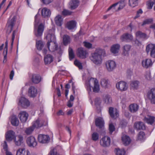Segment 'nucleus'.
Returning a JSON list of instances; mask_svg holds the SVG:
<instances>
[{"mask_svg":"<svg viewBox=\"0 0 155 155\" xmlns=\"http://www.w3.org/2000/svg\"><path fill=\"white\" fill-rule=\"evenodd\" d=\"M54 31L55 30L54 28L50 29L45 37V38L48 40L47 47L49 51L51 52L57 50L58 48V45L56 42Z\"/></svg>","mask_w":155,"mask_h":155,"instance_id":"obj_1","label":"nucleus"},{"mask_svg":"<svg viewBox=\"0 0 155 155\" xmlns=\"http://www.w3.org/2000/svg\"><path fill=\"white\" fill-rule=\"evenodd\" d=\"M106 52L105 50L98 49L95 52L91 54L90 57L91 60L96 65H100L102 63V56H105Z\"/></svg>","mask_w":155,"mask_h":155,"instance_id":"obj_2","label":"nucleus"},{"mask_svg":"<svg viewBox=\"0 0 155 155\" xmlns=\"http://www.w3.org/2000/svg\"><path fill=\"white\" fill-rule=\"evenodd\" d=\"M116 87L118 91L121 92L126 91L128 89V85L125 81H120L116 84Z\"/></svg>","mask_w":155,"mask_h":155,"instance_id":"obj_3","label":"nucleus"},{"mask_svg":"<svg viewBox=\"0 0 155 155\" xmlns=\"http://www.w3.org/2000/svg\"><path fill=\"white\" fill-rule=\"evenodd\" d=\"M44 29V26L42 23H41L37 27L35 25L34 26V32L37 37H40L42 35Z\"/></svg>","mask_w":155,"mask_h":155,"instance_id":"obj_4","label":"nucleus"},{"mask_svg":"<svg viewBox=\"0 0 155 155\" xmlns=\"http://www.w3.org/2000/svg\"><path fill=\"white\" fill-rule=\"evenodd\" d=\"M109 113L111 117L114 119H116L119 117V111L116 108L110 107L109 109Z\"/></svg>","mask_w":155,"mask_h":155,"instance_id":"obj_5","label":"nucleus"},{"mask_svg":"<svg viewBox=\"0 0 155 155\" xmlns=\"http://www.w3.org/2000/svg\"><path fill=\"white\" fill-rule=\"evenodd\" d=\"M29 101L24 97H21L19 100L18 105L24 108H26L30 105Z\"/></svg>","mask_w":155,"mask_h":155,"instance_id":"obj_6","label":"nucleus"},{"mask_svg":"<svg viewBox=\"0 0 155 155\" xmlns=\"http://www.w3.org/2000/svg\"><path fill=\"white\" fill-rule=\"evenodd\" d=\"M98 82L97 80L93 78H91L86 83L87 84V90L89 91H91V87H92L93 86H94L96 83Z\"/></svg>","mask_w":155,"mask_h":155,"instance_id":"obj_7","label":"nucleus"},{"mask_svg":"<svg viewBox=\"0 0 155 155\" xmlns=\"http://www.w3.org/2000/svg\"><path fill=\"white\" fill-rule=\"evenodd\" d=\"M29 77L32 82L34 84L39 83L41 80V77L38 74H30Z\"/></svg>","mask_w":155,"mask_h":155,"instance_id":"obj_8","label":"nucleus"},{"mask_svg":"<svg viewBox=\"0 0 155 155\" xmlns=\"http://www.w3.org/2000/svg\"><path fill=\"white\" fill-rule=\"evenodd\" d=\"M147 96L151 103L155 104V88L151 89L148 91Z\"/></svg>","mask_w":155,"mask_h":155,"instance_id":"obj_9","label":"nucleus"},{"mask_svg":"<svg viewBox=\"0 0 155 155\" xmlns=\"http://www.w3.org/2000/svg\"><path fill=\"white\" fill-rule=\"evenodd\" d=\"M26 142L29 146L34 147L37 145V142L34 137L31 136L28 137L26 140Z\"/></svg>","mask_w":155,"mask_h":155,"instance_id":"obj_10","label":"nucleus"},{"mask_svg":"<svg viewBox=\"0 0 155 155\" xmlns=\"http://www.w3.org/2000/svg\"><path fill=\"white\" fill-rule=\"evenodd\" d=\"M14 141L15 144L17 146L23 145L24 144V138L21 135H19L16 138L15 137Z\"/></svg>","mask_w":155,"mask_h":155,"instance_id":"obj_11","label":"nucleus"},{"mask_svg":"<svg viewBox=\"0 0 155 155\" xmlns=\"http://www.w3.org/2000/svg\"><path fill=\"white\" fill-rule=\"evenodd\" d=\"M87 54L86 51L82 48H79L77 50L78 56L82 59L85 58Z\"/></svg>","mask_w":155,"mask_h":155,"instance_id":"obj_12","label":"nucleus"},{"mask_svg":"<svg viewBox=\"0 0 155 155\" xmlns=\"http://www.w3.org/2000/svg\"><path fill=\"white\" fill-rule=\"evenodd\" d=\"M49 137L48 135L43 134H40L38 135V140L41 143H47L49 142Z\"/></svg>","mask_w":155,"mask_h":155,"instance_id":"obj_13","label":"nucleus"},{"mask_svg":"<svg viewBox=\"0 0 155 155\" xmlns=\"http://www.w3.org/2000/svg\"><path fill=\"white\" fill-rule=\"evenodd\" d=\"M28 114L25 111H21L18 114V117L22 123L26 122L28 119Z\"/></svg>","mask_w":155,"mask_h":155,"instance_id":"obj_14","label":"nucleus"},{"mask_svg":"<svg viewBox=\"0 0 155 155\" xmlns=\"http://www.w3.org/2000/svg\"><path fill=\"white\" fill-rule=\"evenodd\" d=\"M15 137V133L12 130H9L6 134L5 138L8 141H12Z\"/></svg>","mask_w":155,"mask_h":155,"instance_id":"obj_15","label":"nucleus"},{"mask_svg":"<svg viewBox=\"0 0 155 155\" xmlns=\"http://www.w3.org/2000/svg\"><path fill=\"white\" fill-rule=\"evenodd\" d=\"M121 140L123 144L125 146L128 145L131 142V140L128 135L123 134L121 137Z\"/></svg>","mask_w":155,"mask_h":155,"instance_id":"obj_16","label":"nucleus"},{"mask_svg":"<svg viewBox=\"0 0 155 155\" xmlns=\"http://www.w3.org/2000/svg\"><path fill=\"white\" fill-rule=\"evenodd\" d=\"M29 96L31 97H35L37 94V90L34 87L31 86L28 89Z\"/></svg>","mask_w":155,"mask_h":155,"instance_id":"obj_17","label":"nucleus"},{"mask_svg":"<svg viewBox=\"0 0 155 155\" xmlns=\"http://www.w3.org/2000/svg\"><path fill=\"white\" fill-rule=\"evenodd\" d=\"M133 38V36L127 33L123 34L120 37L121 40L123 41H132Z\"/></svg>","mask_w":155,"mask_h":155,"instance_id":"obj_18","label":"nucleus"},{"mask_svg":"<svg viewBox=\"0 0 155 155\" xmlns=\"http://www.w3.org/2000/svg\"><path fill=\"white\" fill-rule=\"evenodd\" d=\"M120 48V45L119 44L113 45L111 47L110 51L113 54L117 55L118 53Z\"/></svg>","mask_w":155,"mask_h":155,"instance_id":"obj_19","label":"nucleus"},{"mask_svg":"<svg viewBox=\"0 0 155 155\" xmlns=\"http://www.w3.org/2000/svg\"><path fill=\"white\" fill-rule=\"evenodd\" d=\"M131 46L129 45H125L123 47L122 54L124 56H128Z\"/></svg>","mask_w":155,"mask_h":155,"instance_id":"obj_20","label":"nucleus"},{"mask_svg":"<svg viewBox=\"0 0 155 155\" xmlns=\"http://www.w3.org/2000/svg\"><path fill=\"white\" fill-rule=\"evenodd\" d=\"M153 64V62L150 59H146L143 60L142 62L143 66L146 68H147L151 66Z\"/></svg>","mask_w":155,"mask_h":155,"instance_id":"obj_21","label":"nucleus"},{"mask_svg":"<svg viewBox=\"0 0 155 155\" xmlns=\"http://www.w3.org/2000/svg\"><path fill=\"white\" fill-rule=\"evenodd\" d=\"M53 56L50 54L45 56L44 57V61L45 64H50L53 61Z\"/></svg>","mask_w":155,"mask_h":155,"instance_id":"obj_22","label":"nucleus"},{"mask_svg":"<svg viewBox=\"0 0 155 155\" xmlns=\"http://www.w3.org/2000/svg\"><path fill=\"white\" fill-rule=\"evenodd\" d=\"M79 1L78 0H71L69 3L70 8L74 10L79 5Z\"/></svg>","mask_w":155,"mask_h":155,"instance_id":"obj_23","label":"nucleus"},{"mask_svg":"<svg viewBox=\"0 0 155 155\" xmlns=\"http://www.w3.org/2000/svg\"><path fill=\"white\" fill-rule=\"evenodd\" d=\"M135 35L136 38H138L147 39L149 37V36L147 35L146 34L140 31H137L136 32Z\"/></svg>","mask_w":155,"mask_h":155,"instance_id":"obj_24","label":"nucleus"},{"mask_svg":"<svg viewBox=\"0 0 155 155\" xmlns=\"http://www.w3.org/2000/svg\"><path fill=\"white\" fill-rule=\"evenodd\" d=\"M16 20V18L15 16H14L11 19L9 18L7 23L8 28H13L15 24Z\"/></svg>","mask_w":155,"mask_h":155,"instance_id":"obj_25","label":"nucleus"},{"mask_svg":"<svg viewBox=\"0 0 155 155\" xmlns=\"http://www.w3.org/2000/svg\"><path fill=\"white\" fill-rule=\"evenodd\" d=\"M139 108V106L136 104H132L129 106L130 111L132 113L136 112Z\"/></svg>","mask_w":155,"mask_h":155,"instance_id":"obj_26","label":"nucleus"},{"mask_svg":"<svg viewBox=\"0 0 155 155\" xmlns=\"http://www.w3.org/2000/svg\"><path fill=\"white\" fill-rule=\"evenodd\" d=\"M44 123L42 121L37 119L36 121L33 122L32 127L35 129V128H38L43 126Z\"/></svg>","mask_w":155,"mask_h":155,"instance_id":"obj_27","label":"nucleus"},{"mask_svg":"<svg viewBox=\"0 0 155 155\" xmlns=\"http://www.w3.org/2000/svg\"><path fill=\"white\" fill-rule=\"evenodd\" d=\"M134 127L137 130H144L145 129V127L143 122H137L134 124Z\"/></svg>","mask_w":155,"mask_h":155,"instance_id":"obj_28","label":"nucleus"},{"mask_svg":"<svg viewBox=\"0 0 155 155\" xmlns=\"http://www.w3.org/2000/svg\"><path fill=\"white\" fill-rule=\"evenodd\" d=\"M96 126L99 128H102L104 126V120L101 118H97L95 120Z\"/></svg>","mask_w":155,"mask_h":155,"instance_id":"obj_29","label":"nucleus"},{"mask_svg":"<svg viewBox=\"0 0 155 155\" xmlns=\"http://www.w3.org/2000/svg\"><path fill=\"white\" fill-rule=\"evenodd\" d=\"M16 155H30V153L25 148H19L17 151Z\"/></svg>","mask_w":155,"mask_h":155,"instance_id":"obj_30","label":"nucleus"},{"mask_svg":"<svg viewBox=\"0 0 155 155\" xmlns=\"http://www.w3.org/2000/svg\"><path fill=\"white\" fill-rule=\"evenodd\" d=\"M119 10L118 7H117V3H116L111 5L107 9V12L110 11L112 12H114Z\"/></svg>","mask_w":155,"mask_h":155,"instance_id":"obj_31","label":"nucleus"},{"mask_svg":"<svg viewBox=\"0 0 155 155\" xmlns=\"http://www.w3.org/2000/svg\"><path fill=\"white\" fill-rule=\"evenodd\" d=\"M63 19L61 15H58L57 16L54 18V21L56 24L59 26L62 25Z\"/></svg>","mask_w":155,"mask_h":155,"instance_id":"obj_32","label":"nucleus"},{"mask_svg":"<svg viewBox=\"0 0 155 155\" xmlns=\"http://www.w3.org/2000/svg\"><path fill=\"white\" fill-rule=\"evenodd\" d=\"M76 22L73 20L68 22L67 24V27L69 30L74 29L76 26Z\"/></svg>","mask_w":155,"mask_h":155,"instance_id":"obj_33","label":"nucleus"},{"mask_svg":"<svg viewBox=\"0 0 155 155\" xmlns=\"http://www.w3.org/2000/svg\"><path fill=\"white\" fill-rule=\"evenodd\" d=\"M155 118L154 117L150 116H147L143 119L144 121L148 124H152L154 121Z\"/></svg>","mask_w":155,"mask_h":155,"instance_id":"obj_34","label":"nucleus"},{"mask_svg":"<svg viewBox=\"0 0 155 155\" xmlns=\"http://www.w3.org/2000/svg\"><path fill=\"white\" fill-rule=\"evenodd\" d=\"M108 69L109 71H111L114 69L116 67V64L115 62L113 60H109L108 61Z\"/></svg>","mask_w":155,"mask_h":155,"instance_id":"obj_35","label":"nucleus"},{"mask_svg":"<svg viewBox=\"0 0 155 155\" xmlns=\"http://www.w3.org/2000/svg\"><path fill=\"white\" fill-rule=\"evenodd\" d=\"M50 14L51 12L49 9L45 8L42 10L41 15L44 17H48Z\"/></svg>","mask_w":155,"mask_h":155,"instance_id":"obj_36","label":"nucleus"},{"mask_svg":"<svg viewBox=\"0 0 155 155\" xmlns=\"http://www.w3.org/2000/svg\"><path fill=\"white\" fill-rule=\"evenodd\" d=\"M11 123L13 126H17L18 125L19 121L15 116L13 115L12 116Z\"/></svg>","mask_w":155,"mask_h":155,"instance_id":"obj_37","label":"nucleus"},{"mask_svg":"<svg viewBox=\"0 0 155 155\" xmlns=\"http://www.w3.org/2000/svg\"><path fill=\"white\" fill-rule=\"evenodd\" d=\"M127 2V0H120L118 2L116 3L117 5H118V6L120 10L122 9L126 5Z\"/></svg>","mask_w":155,"mask_h":155,"instance_id":"obj_38","label":"nucleus"},{"mask_svg":"<svg viewBox=\"0 0 155 155\" xmlns=\"http://www.w3.org/2000/svg\"><path fill=\"white\" fill-rule=\"evenodd\" d=\"M155 49V44H150L148 45L146 47V51L147 53L150 52H152L153 49Z\"/></svg>","mask_w":155,"mask_h":155,"instance_id":"obj_39","label":"nucleus"},{"mask_svg":"<svg viewBox=\"0 0 155 155\" xmlns=\"http://www.w3.org/2000/svg\"><path fill=\"white\" fill-rule=\"evenodd\" d=\"M140 82L137 80H134L132 81L130 84L131 86L134 89H137L138 87Z\"/></svg>","mask_w":155,"mask_h":155,"instance_id":"obj_40","label":"nucleus"},{"mask_svg":"<svg viewBox=\"0 0 155 155\" xmlns=\"http://www.w3.org/2000/svg\"><path fill=\"white\" fill-rule=\"evenodd\" d=\"M63 39L64 44L65 45H67L70 42V38L68 35H64L63 37Z\"/></svg>","mask_w":155,"mask_h":155,"instance_id":"obj_41","label":"nucleus"},{"mask_svg":"<svg viewBox=\"0 0 155 155\" xmlns=\"http://www.w3.org/2000/svg\"><path fill=\"white\" fill-rule=\"evenodd\" d=\"M138 0H129L128 4L131 7L134 8L137 5Z\"/></svg>","mask_w":155,"mask_h":155,"instance_id":"obj_42","label":"nucleus"},{"mask_svg":"<svg viewBox=\"0 0 155 155\" xmlns=\"http://www.w3.org/2000/svg\"><path fill=\"white\" fill-rule=\"evenodd\" d=\"M114 151L116 155H125V152L124 149L116 148Z\"/></svg>","mask_w":155,"mask_h":155,"instance_id":"obj_43","label":"nucleus"},{"mask_svg":"<svg viewBox=\"0 0 155 155\" xmlns=\"http://www.w3.org/2000/svg\"><path fill=\"white\" fill-rule=\"evenodd\" d=\"M36 45L37 49L38 50L40 51L42 49L44 45L43 41L41 40H39L36 41Z\"/></svg>","mask_w":155,"mask_h":155,"instance_id":"obj_44","label":"nucleus"},{"mask_svg":"<svg viewBox=\"0 0 155 155\" xmlns=\"http://www.w3.org/2000/svg\"><path fill=\"white\" fill-rule=\"evenodd\" d=\"M144 80L145 81H150L152 79L150 73L149 71L146 72L144 74Z\"/></svg>","mask_w":155,"mask_h":155,"instance_id":"obj_45","label":"nucleus"},{"mask_svg":"<svg viewBox=\"0 0 155 155\" xmlns=\"http://www.w3.org/2000/svg\"><path fill=\"white\" fill-rule=\"evenodd\" d=\"M100 144L101 146L104 147H107V137L104 136L100 140Z\"/></svg>","mask_w":155,"mask_h":155,"instance_id":"obj_46","label":"nucleus"},{"mask_svg":"<svg viewBox=\"0 0 155 155\" xmlns=\"http://www.w3.org/2000/svg\"><path fill=\"white\" fill-rule=\"evenodd\" d=\"M68 52L69 59L71 60L74 58L75 56L73 50L71 48H69Z\"/></svg>","mask_w":155,"mask_h":155,"instance_id":"obj_47","label":"nucleus"},{"mask_svg":"<svg viewBox=\"0 0 155 155\" xmlns=\"http://www.w3.org/2000/svg\"><path fill=\"white\" fill-rule=\"evenodd\" d=\"M93 88V91L95 93H98L100 91L99 85L98 82L94 86Z\"/></svg>","mask_w":155,"mask_h":155,"instance_id":"obj_48","label":"nucleus"},{"mask_svg":"<svg viewBox=\"0 0 155 155\" xmlns=\"http://www.w3.org/2000/svg\"><path fill=\"white\" fill-rule=\"evenodd\" d=\"M99 134L97 132H94L92 134V139L94 141L97 140L99 139Z\"/></svg>","mask_w":155,"mask_h":155,"instance_id":"obj_49","label":"nucleus"},{"mask_svg":"<svg viewBox=\"0 0 155 155\" xmlns=\"http://www.w3.org/2000/svg\"><path fill=\"white\" fill-rule=\"evenodd\" d=\"M153 20L152 18L147 19L143 21L142 24V25L143 26L146 24H148L151 23L153 22Z\"/></svg>","mask_w":155,"mask_h":155,"instance_id":"obj_50","label":"nucleus"},{"mask_svg":"<svg viewBox=\"0 0 155 155\" xmlns=\"http://www.w3.org/2000/svg\"><path fill=\"white\" fill-rule=\"evenodd\" d=\"M145 134L143 132H140L138 136L137 139L139 140H142L144 138Z\"/></svg>","mask_w":155,"mask_h":155,"instance_id":"obj_51","label":"nucleus"},{"mask_svg":"<svg viewBox=\"0 0 155 155\" xmlns=\"http://www.w3.org/2000/svg\"><path fill=\"white\" fill-rule=\"evenodd\" d=\"M34 129L33 127L31 126L29 128H26L25 130V132L27 134H30L33 131Z\"/></svg>","mask_w":155,"mask_h":155,"instance_id":"obj_52","label":"nucleus"},{"mask_svg":"<svg viewBox=\"0 0 155 155\" xmlns=\"http://www.w3.org/2000/svg\"><path fill=\"white\" fill-rule=\"evenodd\" d=\"M72 12L68 10L64 9L62 11V14L64 16L70 15H71Z\"/></svg>","mask_w":155,"mask_h":155,"instance_id":"obj_53","label":"nucleus"},{"mask_svg":"<svg viewBox=\"0 0 155 155\" xmlns=\"http://www.w3.org/2000/svg\"><path fill=\"white\" fill-rule=\"evenodd\" d=\"M16 32V30H14L13 31L12 33V38L11 39V49H12L13 48V42L15 38V34Z\"/></svg>","mask_w":155,"mask_h":155,"instance_id":"obj_54","label":"nucleus"},{"mask_svg":"<svg viewBox=\"0 0 155 155\" xmlns=\"http://www.w3.org/2000/svg\"><path fill=\"white\" fill-rule=\"evenodd\" d=\"M74 64L79 68V69H82L83 67L82 64L78 61L75 60L74 61Z\"/></svg>","mask_w":155,"mask_h":155,"instance_id":"obj_55","label":"nucleus"},{"mask_svg":"<svg viewBox=\"0 0 155 155\" xmlns=\"http://www.w3.org/2000/svg\"><path fill=\"white\" fill-rule=\"evenodd\" d=\"M115 129V127L112 123L110 124L109 125V130L110 133L111 134Z\"/></svg>","mask_w":155,"mask_h":155,"instance_id":"obj_56","label":"nucleus"},{"mask_svg":"<svg viewBox=\"0 0 155 155\" xmlns=\"http://www.w3.org/2000/svg\"><path fill=\"white\" fill-rule=\"evenodd\" d=\"M101 84L102 87L106 88L107 87V80L105 79H101Z\"/></svg>","mask_w":155,"mask_h":155,"instance_id":"obj_57","label":"nucleus"},{"mask_svg":"<svg viewBox=\"0 0 155 155\" xmlns=\"http://www.w3.org/2000/svg\"><path fill=\"white\" fill-rule=\"evenodd\" d=\"M154 3L151 1L148 2L147 4V8L148 9H151Z\"/></svg>","mask_w":155,"mask_h":155,"instance_id":"obj_58","label":"nucleus"},{"mask_svg":"<svg viewBox=\"0 0 155 155\" xmlns=\"http://www.w3.org/2000/svg\"><path fill=\"white\" fill-rule=\"evenodd\" d=\"M143 11L141 9H139L138 11H137V14L135 17H134V19L140 17V15L142 14Z\"/></svg>","mask_w":155,"mask_h":155,"instance_id":"obj_59","label":"nucleus"},{"mask_svg":"<svg viewBox=\"0 0 155 155\" xmlns=\"http://www.w3.org/2000/svg\"><path fill=\"white\" fill-rule=\"evenodd\" d=\"M39 16L38 15H36L35 16V24L34 26L35 25L37 26L39 22Z\"/></svg>","mask_w":155,"mask_h":155,"instance_id":"obj_60","label":"nucleus"},{"mask_svg":"<svg viewBox=\"0 0 155 155\" xmlns=\"http://www.w3.org/2000/svg\"><path fill=\"white\" fill-rule=\"evenodd\" d=\"M53 0H41L42 3L45 5H47L51 3Z\"/></svg>","mask_w":155,"mask_h":155,"instance_id":"obj_61","label":"nucleus"},{"mask_svg":"<svg viewBox=\"0 0 155 155\" xmlns=\"http://www.w3.org/2000/svg\"><path fill=\"white\" fill-rule=\"evenodd\" d=\"M84 46L87 48H91L92 45L91 43L85 42H84Z\"/></svg>","mask_w":155,"mask_h":155,"instance_id":"obj_62","label":"nucleus"},{"mask_svg":"<svg viewBox=\"0 0 155 155\" xmlns=\"http://www.w3.org/2000/svg\"><path fill=\"white\" fill-rule=\"evenodd\" d=\"M58 154L56 149H54L51 150L50 152V155H56Z\"/></svg>","mask_w":155,"mask_h":155,"instance_id":"obj_63","label":"nucleus"},{"mask_svg":"<svg viewBox=\"0 0 155 155\" xmlns=\"http://www.w3.org/2000/svg\"><path fill=\"white\" fill-rule=\"evenodd\" d=\"M3 148L5 151H8V145L5 141H4V144L3 145Z\"/></svg>","mask_w":155,"mask_h":155,"instance_id":"obj_64","label":"nucleus"}]
</instances>
